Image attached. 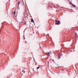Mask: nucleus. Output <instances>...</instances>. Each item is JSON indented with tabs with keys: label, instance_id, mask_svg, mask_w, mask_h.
Segmentation results:
<instances>
[{
	"label": "nucleus",
	"instance_id": "f257e3e1",
	"mask_svg": "<svg viewBox=\"0 0 78 78\" xmlns=\"http://www.w3.org/2000/svg\"><path fill=\"white\" fill-rule=\"evenodd\" d=\"M55 23L56 25H59V24H61V23H60V21H56Z\"/></svg>",
	"mask_w": 78,
	"mask_h": 78
},
{
	"label": "nucleus",
	"instance_id": "f03ea898",
	"mask_svg": "<svg viewBox=\"0 0 78 78\" xmlns=\"http://www.w3.org/2000/svg\"><path fill=\"white\" fill-rule=\"evenodd\" d=\"M12 13H13L14 15H15V14H16V11H15L14 12H12Z\"/></svg>",
	"mask_w": 78,
	"mask_h": 78
},
{
	"label": "nucleus",
	"instance_id": "7ed1b4c3",
	"mask_svg": "<svg viewBox=\"0 0 78 78\" xmlns=\"http://www.w3.org/2000/svg\"><path fill=\"white\" fill-rule=\"evenodd\" d=\"M70 3L71 4V5H72V6H73L74 7H75V5H74V4H73L71 2Z\"/></svg>",
	"mask_w": 78,
	"mask_h": 78
},
{
	"label": "nucleus",
	"instance_id": "20e7f679",
	"mask_svg": "<svg viewBox=\"0 0 78 78\" xmlns=\"http://www.w3.org/2000/svg\"><path fill=\"white\" fill-rule=\"evenodd\" d=\"M50 52H49L48 53H46V55H49V54H50Z\"/></svg>",
	"mask_w": 78,
	"mask_h": 78
},
{
	"label": "nucleus",
	"instance_id": "39448f33",
	"mask_svg": "<svg viewBox=\"0 0 78 78\" xmlns=\"http://www.w3.org/2000/svg\"><path fill=\"white\" fill-rule=\"evenodd\" d=\"M31 22H33L34 23V21L33 20V19H31Z\"/></svg>",
	"mask_w": 78,
	"mask_h": 78
},
{
	"label": "nucleus",
	"instance_id": "423d86ee",
	"mask_svg": "<svg viewBox=\"0 0 78 78\" xmlns=\"http://www.w3.org/2000/svg\"><path fill=\"white\" fill-rule=\"evenodd\" d=\"M20 2H18V5H19V4H20Z\"/></svg>",
	"mask_w": 78,
	"mask_h": 78
},
{
	"label": "nucleus",
	"instance_id": "0eeeda50",
	"mask_svg": "<svg viewBox=\"0 0 78 78\" xmlns=\"http://www.w3.org/2000/svg\"><path fill=\"white\" fill-rule=\"evenodd\" d=\"M60 58H61V57H60L59 56H58V59H60Z\"/></svg>",
	"mask_w": 78,
	"mask_h": 78
},
{
	"label": "nucleus",
	"instance_id": "6e6552de",
	"mask_svg": "<svg viewBox=\"0 0 78 78\" xmlns=\"http://www.w3.org/2000/svg\"><path fill=\"white\" fill-rule=\"evenodd\" d=\"M22 69H23V68H21L20 69V70H21L22 72H23V70H22Z\"/></svg>",
	"mask_w": 78,
	"mask_h": 78
},
{
	"label": "nucleus",
	"instance_id": "1a4fd4ad",
	"mask_svg": "<svg viewBox=\"0 0 78 78\" xmlns=\"http://www.w3.org/2000/svg\"><path fill=\"white\" fill-rule=\"evenodd\" d=\"M40 67H38L37 68V69H39V68Z\"/></svg>",
	"mask_w": 78,
	"mask_h": 78
},
{
	"label": "nucleus",
	"instance_id": "9d476101",
	"mask_svg": "<svg viewBox=\"0 0 78 78\" xmlns=\"http://www.w3.org/2000/svg\"><path fill=\"white\" fill-rule=\"evenodd\" d=\"M9 75H8V76L7 77V78H9L10 77V76L9 77Z\"/></svg>",
	"mask_w": 78,
	"mask_h": 78
},
{
	"label": "nucleus",
	"instance_id": "9b49d317",
	"mask_svg": "<svg viewBox=\"0 0 78 78\" xmlns=\"http://www.w3.org/2000/svg\"><path fill=\"white\" fill-rule=\"evenodd\" d=\"M21 23H23V21H22L21 22Z\"/></svg>",
	"mask_w": 78,
	"mask_h": 78
},
{
	"label": "nucleus",
	"instance_id": "f8f14e48",
	"mask_svg": "<svg viewBox=\"0 0 78 78\" xmlns=\"http://www.w3.org/2000/svg\"><path fill=\"white\" fill-rule=\"evenodd\" d=\"M25 43H26V44L27 43V41H26Z\"/></svg>",
	"mask_w": 78,
	"mask_h": 78
},
{
	"label": "nucleus",
	"instance_id": "ddd939ff",
	"mask_svg": "<svg viewBox=\"0 0 78 78\" xmlns=\"http://www.w3.org/2000/svg\"><path fill=\"white\" fill-rule=\"evenodd\" d=\"M0 32H1V31H0Z\"/></svg>",
	"mask_w": 78,
	"mask_h": 78
}]
</instances>
